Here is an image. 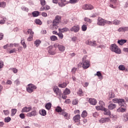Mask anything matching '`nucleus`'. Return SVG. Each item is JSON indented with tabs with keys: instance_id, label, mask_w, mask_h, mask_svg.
<instances>
[{
	"instance_id": "f257e3e1",
	"label": "nucleus",
	"mask_w": 128,
	"mask_h": 128,
	"mask_svg": "<svg viewBox=\"0 0 128 128\" xmlns=\"http://www.w3.org/2000/svg\"><path fill=\"white\" fill-rule=\"evenodd\" d=\"M60 20H62V16H56L55 18L53 20L52 24L50 25V28L53 30H56L58 28V24L60 22Z\"/></svg>"
},
{
	"instance_id": "f03ea898",
	"label": "nucleus",
	"mask_w": 128,
	"mask_h": 128,
	"mask_svg": "<svg viewBox=\"0 0 128 128\" xmlns=\"http://www.w3.org/2000/svg\"><path fill=\"white\" fill-rule=\"evenodd\" d=\"M86 58H88V56L85 55L82 59V68L84 70H86V68H88L90 66V62L86 60Z\"/></svg>"
},
{
	"instance_id": "7ed1b4c3",
	"label": "nucleus",
	"mask_w": 128,
	"mask_h": 128,
	"mask_svg": "<svg viewBox=\"0 0 128 128\" xmlns=\"http://www.w3.org/2000/svg\"><path fill=\"white\" fill-rule=\"evenodd\" d=\"M110 50L111 52L117 54H122V50L118 48V46L116 44H112L110 46Z\"/></svg>"
},
{
	"instance_id": "20e7f679",
	"label": "nucleus",
	"mask_w": 128,
	"mask_h": 128,
	"mask_svg": "<svg viewBox=\"0 0 128 128\" xmlns=\"http://www.w3.org/2000/svg\"><path fill=\"white\" fill-rule=\"evenodd\" d=\"M34 90H36V86L32 84H30L28 85L26 87V92H29V94H32L34 92Z\"/></svg>"
},
{
	"instance_id": "39448f33",
	"label": "nucleus",
	"mask_w": 128,
	"mask_h": 128,
	"mask_svg": "<svg viewBox=\"0 0 128 128\" xmlns=\"http://www.w3.org/2000/svg\"><path fill=\"white\" fill-rule=\"evenodd\" d=\"M53 90L54 94H56V96H62V90H60L58 88V87L57 86H54L53 88Z\"/></svg>"
},
{
	"instance_id": "423d86ee",
	"label": "nucleus",
	"mask_w": 128,
	"mask_h": 128,
	"mask_svg": "<svg viewBox=\"0 0 128 128\" xmlns=\"http://www.w3.org/2000/svg\"><path fill=\"white\" fill-rule=\"evenodd\" d=\"M80 28V25H74L70 28V31L73 32H78Z\"/></svg>"
},
{
	"instance_id": "0eeeda50",
	"label": "nucleus",
	"mask_w": 128,
	"mask_h": 128,
	"mask_svg": "<svg viewBox=\"0 0 128 128\" xmlns=\"http://www.w3.org/2000/svg\"><path fill=\"white\" fill-rule=\"evenodd\" d=\"M82 8L83 10H94V6H92V5L90 4H85L82 6Z\"/></svg>"
},
{
	"instance_id": "6e6552de",
	"label": "nucleus",
	"mask_w": 128,
	"mask_h": 128,
	"mask_svg": "<svg viewBox=\"0 0 128 128\" xmlns=\"http://www.w3.org/2000/svg\"><path fill=\"white\" fill-rule=\"evenodd\" d=\"M48 49V52L50 54H51V56H54L56 54V49H54V46H49Z\"/></svg>"
},
{
	"instance_id": "1a4fd4ad",
	"label": "nucleus",
	"mask_w": 128,
	"mask_h": 128,
	"mask_svg": "<svg viewBox=\"0 0 128 128\" xmlns=\"http://www.w3.org/2000/svg\"><path fill=\"white\" fill-rule=\"evenodd\" d=\"M106 20L102 19V18H98V26H104L105 24Z\"/></svg>"
},
{
	"instance_id": "9d476101",
	"label": "nucleus",
	"mask_w": 128,
	"mask_h": 128,
	"mask_svg": "<svg viewBox=\"0 0 128 128\" xmlns=\"http://www.w3.org/2000/svg\"><path fill=\"white\" fill-rule=\"evenodd\" d=\"M26 116L29 118H32V116H38V112H36V110H34L28 113Z\"/></svg>"
},
{
	"instance_id": "9b49d317",
	"label": "nucleus",
	"mask_w": 128,
	"mask_h": 128,
	"mask_svg": "<svg viewBox=\"0 0 128 128\" xmlns=\"http://www.w3.org/2000/svg\"><path fill=\"white\" fill-rule=\"evenodd\" d=\"M73 120L74 122H80V115L76 114L73 118Z\"/></svg>"
},
{
	"instance_id": "f8f14e48",
	"label": "nucleus",
	"mask_w": 128,
	"mask_h": 128,
	"mask_svg": "<svg viewBox=\"0 0 128 128\" xmlns=\"http://www.w3.org/2000/svg\"><path fill=\"white\" fill-rule=\"evenodd\" d=\"M118 104L120 106L124 108V106H126V102H124V99H119V101L118 102Z\"/></svg>"
},
{
	"instance_id": "ddd939ff",
	"label": "nucleus",
	"mask_w": 128,
	"mask_h": 128,
	"mask_svg": "<svg viewBox=\"0 0 128 128\" xmlns=\"http://www.w3.org/2000/svg\"><path fill=\"white\" fill-rule=\"evenodd\" d=\"M100 124H104V122H110V119L109 118H102L99 120Z\"/></svg>"
},
{
	"instance_id": "4468645a",
	"label": "nucleus",
	"mask_w": 128,
	"mask_h": 128,
	"mask_svg": "<svg viewBox=\"0 0 128 128\" xmlns=\"http://www.w3.org/2000/svg\"><path fill=\"white\" fill-rule=\"evenodd\" d=\"M30 110H32V107L25 106L22 108L21 112H30Z\"/></svg>"
},
{
	"instance_id": "2eb2a0df",
	"label": "nucleus",
	"mask_w": 128,
	"mask_h": 128,
	"mask_svg": "<svg viewBox=\"0 0 128 128\" xmlns=\"http://www.w3.org/2000/svg\"><path fill=\"white\" fill-rule=\"evenodd\" d=\"M62 116H63L66 120H70V114L66 112L65 111L62 112Z\"/></svg>"
},
{
	"instance_id": "dca6fc26",
	"label": "nucleus",
	"mask_w": 128,
	"mask_h": 128,
	"mask_svg": "<svg viewBox=\"0 0 128 128\" xmlns=\"http://www.w3.org/2000/svg\"><path fill=\"white\" fill-rule=\"evenodd\" d=\"M108 108L110 110H114L116 108V104L112 103L108 105Z\"/></svg>"
},
{
	"instance_id": "f3484780",
	"label": "nucleus",
	"mask_w": 128,
	"mask_h": 128,
	"mask_svg": "<svg viewBox=\"0 0 128 128\" xmlns=\"http://www.w3.org/2000/svg\"><path fill=\"white\" fill-rule=\"evenodd\" d=\"M88 102L90 104H92V106H96L98 102L96 99L92 98H89Z\"/></svg>"
},
{
	"instance_id": "a211bd4d",
	"label": "nucleus",
	"mask_w": 128,
	"mask_h": 128,
	"mask_svg": "<svg viewBox=\"0 0 128 128\" xmlns=\"http://www.w3.org/2000/svg\"><path fill=\"white\" fill-rule=\"evenodd\" d=\"M117 112H126V106L119 108L117 109Z\"/></svg>"
},
{
	"instance_id": "6ab92c4d",
	"label": "nucleus",
	"mask_w": 128,
	"mask_h": 128,
	"mask_svg": "<svg viewBox=\"0 0 128 128\" xmlns=\"http://www.w3.org/2000/svg\"><path fill=\"white\" fill-rule=\"evenodd\" d=\"M1 18L2 20H0V24H6V22L8 20V18L4 16H2Z\"/></svg>"
},
{
	"instance_id": "aec40b11",
	"label": "nucleus",
	"mask_w": 128,
	"mask_h": 128,
	"mask_svg": "<svg viewBox=\"0 0 128 128\" xmlns=\"http://www.w3.org/2000/svg\"><path fill=\"white\" fill-rule=\"evenodd\" d=\"M118 32H128V26L127 27H120L118 30Z\"/></svg>"
},
{
	"instance_id": "412c9836",
	"label": "nucleus",
	"mask_w": 128,
	"mask_h": 128,
	"mask_svg": "<svg viewBox=\"0 0 128 128\" xmlns=\"http://www.w3.org/2000/svg\"><path fill=\"white\" fill-rule=\"evenodd\" d=\"M104 112V114L106 116H110L112 114L110 109H108L106 108H104V110H103Z\"/></svg>"
},
{
	"instance_id": "4be33fe9",
	"label": "nucleus",
	"mask_w": 128,
	"mask_h": 128,
	"mask_svg": "<svg viewBox=\"0 0 128 128\" xmlns=\"http://www.w3.org/2000/svg\"><path fill=\"white\" fill-rule=\"evenodd\" d=\"M70 30L68 28H58V31L60 32H68Z\"/></svg>"
},
{
	"instance_id": "5701e85b",
	"label": "nucleus",
	"mask_w": 128,
	"mask_h": 128,
	"mask_svg": "<svg viewBox=\"0 0 128 128\" xmlns=\"http://www.w3.org/2000/svg\"><path fill=\"white\" fill-rule=\"evenodd\" d=\"M56 110L57 112H60V114H62V112L64 111V110L62 109V108L60 106H57L56 108Z\"/></svg>"
},
{
	"instance_id": "b1692460",
	"label": "nucleus",
	"mask_w": 128,
	"mask_h": 128,
	"mask_svg": "<svg viewBox=\"0 0 128 128\" xmlns=\"http://www.w3.org/2000/svg\"><path fill=\"white\" fill-rule=\"evenodd\" d=\"M126 40H118V44H120V46H124V44H126Z\"/></svg>"
},
{
	"instance_id": "393cba45",
	"label": "nucleus",
	"mask_w": 128,
	"mask_h": 128,
	"mask_svg": "<svg viewBox=\"0 0 128 128\" xmlns=\"http://www.w3.org/2000/svg\"><path fill=\"white\" fill-rule=\"evenodd\" d=\"M41 43H42V41H40V40H36L34 42V44H35L36 48H38V46H40V44Z\"/></svg>"
},
{
	"instance_id": "a878e982",
	"label": "nucleus",
	"mask_w": 128,
	"mask_h": 128,
	"mask_svg": "<svg viewBox=\"0 0 128 128\" xmlns=\"http://www.w3.org/2000/svg\"><path fill=\"white\" fill-rule=\"evenodd\" d=\"M32 15L34 18H36L40 16V12L38 11H34L32 12Z\"/></svg>"
},
{
	"instance_id": "bb28decb",
	"label": "nucleus",
	"mask_w": 128,
	"mask_h": 128,
	"mask_svg": "<svg viewBox=\"0 0 128 128\" xmlns=\"http://www.w3.org/2000/svg\"><path fill=\"white\" fill-rule=\"evenodd\" d=\"M112 24L116 26H118V24H120V20L116 19L113 21Z\"/></svg>"
},
{
	"instance_id": "cd10ccee",
	"label": "nucleus",
	"mask_w": 128,
	"mask_h": 128,
	"mask_svg": "<svg viewBox=\"0 0 128 128\" xmlns=\"http://www.w3.org/2000/svg\"><path fill=\"white\" fill-rule=\"evenodd\" d=\"M46 108L48 110H50V108H52V103L50 102H48L46 104L45 106Z\"/></svg>"
},
{
	"instance_id": "c85d7f7f",
	"label": "nucleus",
	"mask_w": 128,
	"mask_h": 128,
	"mask_svg": "<svg viewBox=\"0 0 128 128\" xmlns=\"http://www.w3.org/2000/svg\"><path fill=\"white\" fill-rule=\"evenodd\" d=\"M96 110H104L105 108H104V106H102L100 105V106H96Z\"/></svg>"
},
{
	"instance_id": "c756f323",
	"label": "nucleus",
	"mask_w": 128,
	"mask_h": 128,
	"mask_svg": "<svg viewBox=\"0 0 128 128\" xmlns=\"http://www.w3.org/2000/svg\"><path fill=\"white\" fill-rule=\"evenodd\" d=\"M90 46H96L98 44H96V41H90Z\"/></svg>"
},
{
	"instance_id": "7c9ffc66",
	"label": "nucleus",
	"mask_w": 128,
	"mask_h": 128,
	"mask_svg": "<svg viewBox=\"0 0 128 128\" xmlns=\"http://www.w3.org/2000/svg\"><path fill=\"white\" fill-rule=\"evenodd\" d=\"M58 50H60V52H64V50H66V48L64 46L62 45H60L58 46Z\"/></svg>"
},
{
	"instance_id": "2f4dec72",
	"label": "nucleus",
	"mask_w": 128,
	"mask_h": 128,
	"mask_svg": "<svg viewBox=\"0 0 128 128\" xmlns=\"http://www.w3.org/2000/svg\"><path fill=\"white\" fill-rule=\"evenodd\" d=\"M40 114L41 116H46V111L44 110H42L41 111H40Z\"/></svg>"
},
{
	"instance_id": "473e14b6",
	"label": "nucleus",
	"mask_w": 128,
	"mask_h": 128,
	"mask_svg": "<svg viewBox=\"0 0 128 128\" xmlns=\"http://www.w3.org/2000/svg\"><path fill=\"white\" fill-rule=\"evenodd\" d=\"M81 116L82 118H86V116H88V112H86V110H84L82 112Z\"/></svg>"
},
{
	"instance_id": "72a5a7b5",
	"label": "nucleus",
	"mask_w": 128,
	"mask_h": 128,
	"mask_svg": "<svg viewBox=\"0 0 128 128\" xmlns=\"http://www.w3.org/2000/svg\"><path fill=\"white\" fill-rule=\"evenodd\" d=\"M64 94H70V90L68 88H66L64 92Z\"/></svg>"
},
{
	"instance_id": "f704fd0d",
	"label": "nucleus",
	"mask_w": 128,
	"mask_h": 128,
	"mask_svg": "<svg viewBox=\"0 0 128 128\" xmlns=\"http://www.w3.org/2000/svg\"><path fill=\"white\" fill-rule=\"evenodd\" d=\"M6 6V4L4 2H0V8H4Z\"/></svg>"
},
{
	"instance_id": "c9c22d12",
	"label": "nucleus",
	"mask_w": 128,
	"mask_h": 128,
	"mask_svg": "<svg viewBox=\"0 0 128 128\" xmlns=\"http://www.w3.org/2000/svg\"><path fill=\"white\" fill-rule=\"evenodd\" d=\"M50 40L52 42H56V40H58V37L56 36H52L50 37Z\"/></svg>"
},
{
	"instance_id": "e433bc0d",
	"label": "nucleus",
	"mask_w": 128,
	"mask_h": 128,
	"mask_svg": "<svg viewBox=\"0 0 128 128\" xmlns=\"http://www.w3.org/2000/svg\"><path fill=\"white\" fill-rule=\"evenodd\" d=\"M21 44L23 46L24 48H26V42H24L23 38L21 39Z\"/></svg>"
},
{
	"instance_id": "4c0bfd02",
	"label": "nucleus",
	"mask_w": 128,
	"mask_h": 128,
	"mask_svg": "<svg viewBox=\"0 0 128 128\" xmlns=\"http://www.w3.org/2000/svg\"><path fill=\"white\" fill-rule=\"evenodd\" d=\"M96 76H98L100 80H102V73L100 72V71L96 72Z\"/></svg>"
},
{
	"instance_id": "58836bf2",
	"label": "nucleus",
	"mask_w": 128,
	"mask_h": 128,
	"mask_svg": "<svg viewBox=\"0 0 128 128\" xmlns=\"http://www.w3.org/2000/svg\"><path fill=\"white\" fill-rule=\"evenodd\" d=\"M16 112H18V110L16 108H13L12 110V116H14V114H16Z\"/></svg>"
},
{
	"instance_id": "ea45409f",
	"label": "nucleus",
	"mask_w": 128,
	"mask_h": 128,
	"mask_svg": "<svg viewBox=\"0 0 128 128\" xmlns=\"http://www.w3.org/2000/svg\"><path fill=\"white\" fill-rule=\"evenodd\" d=\"M66 86H67L66 83L64 82L62 84H60L58 85V87L62 88H66Z\"/></svg>"
},
{
	"instance_id": "a19ab883",
	"label": "nucleus",
	"mask_w": 128,
	"mask_h": 128,
	"mask_svg": "<svg viewBox=\"0 0 128 128\" xmlns=\"http://www.w3.org/2000/svg\"><path fill=\"white\" fill-rule=\"evenodd\" d=\"M78 94L80 96H84V92H82V89H79L78 92Z\"/></svg>"
},
{
	"instance_id": "79ce46f5",
	"label": "nucleus",
	"mask_w": 128,
	"mask_h": 128,
	"mask_svg": "<svg viewBox=\"0 0 128 128\" xmlns=\"http://www.w3.org/2000/svg\"><path fill=\"white\" fill-rule=\"evenodd\" d=\"M10 120H12L10 117H6L4 118V122H10Z\"/></svg>"
},
{
	"instance_id": "37998d69",
	"label": "nucleus",
	"mask_w": 128,
	"mask_h": 128,
	"mask_svg": "<svg viewBox=\"0 0 128 128\" xmlns=\"http://www.w3.org/2000/svg\"><path fill=\"white\" fill-rule=\"evenodd\" d=\"M82 32H86V30H88V26H86V25L83 24L82 26Z\"/></svg>"
},
{
	"instance_id": "c03bdc74",
	"label": "nucleus",
	"mask_w": 128,
	"mask_h": 128,
	"mask_svg": "<svg viewBox=\"0 0 128 128\" xmlns=\"http://www.w3.org/2000/svg\"><path fill=\"white\" fill-rule=\"evenodd\" d=\"M78 2V0H70L69 2H68V4H76Z\"/></svg>"
},
{
	"instance_id": "a18cd8bd",
	"label": "nucleus",
	"mask_w": 128,
	"mask_h": 128,
	"mask_svg": "<svg viewBox=\"0 0 128 128\" xmlns=\"http://www.w3.org/2000/svg\"><path fill=\"white\" fill-rule=\"evenodd\" d=\"M118 68L120 70H126V67H124V65H120L118 66Z\"/></svg>"
},
{
	"instance_id": "49530a36",
	"label": "nucleus",
	"mask_w": 128,
	"mask_h": 128,
	"mask_svg": "<svg viewBox=\"0 0 128 128\" xmlns=\"http://www.w3.org/2000/svg\"><path fill=\"white\" fill-rule=\"evenodd\" d=\"M40 2L42 6H44L46 4V0H40Z\"/></svg>"
},
{
	"instance_id": "de8ad7c7",
	"label": "nucleus",
	"mask_w": 128,
	"mask_h": 128,
	"mask_svg": "<svg viewBox=\"0 0 128 128\" xmlns=\"http://www.w3.org/2000/svg\"><path fill=\"white\" fill-rule=\"evenodd\" d=\"M44 10H50V6L48 5H45L44 6Z\"/></svg>"
},
{
	"instance_id": "09e8293b",
	"label": "nucleus",
	"mask_w": 128,
	"mask_h": 128,
	"mask_svg": "<svg viewBox=\"0 0 128 128\" xmlns=\"http://www.w3.org/2000/svg\"><path fill=\"white\" fill-rule=\"evenodd\" d=\"M57 34L60 38L61 40H62V38H64V34L62 32H58V34Z\"/></svg>"
},
{
	"instance_id": "8fccbe9b",
	"label": "nucleus",
	"mask_w": 128,
	"mask_h": 128,
	"mask_svg": "<svg viewBox=\"0 0 128 128\" xmlns=\"http://www.w3.org/2000/svg\"><path fill=\"white\" fill-rule=\"evenodd\" d=\"M16 51H17L16 48H14L10 50L9 54H14V53L16 54Z\"/></svg>"
},
{
	"instance_id": "3c124183",
	"label": "nucleus",
	"mask_w": 128,
	"mask_h": 128,
	"mask_svg": "<svg viewBox=\"0 0 128 128\" xmlns=\"http://www.w3.org/2000/svg\"><path fill=\"white\" fill-rule=\"evenodd\" d=\"M112 102L114 104H118V101L120 100V98H114L112 99Z\"/></svg>"
},
{
	"instance_id": "603ef678",
	"label": "nucleus",
	"mask_w": 128,
	"mask_h": 128,
	"mask_svg": "<svg viewBox=\"0 0 128 128\" xmlns=\"http://www.w3.org/2000/svg\"><path fill=\"white\" fill-rule=\"evenodd\" d=\"M124 122H128V113L124 114Z\"/></svg>"
},
{
	"instance_id": "864d4df0",
	"label": "nucleus",
	"mask_w": 128,
	"mask_h": 128,
	"mask_svg": "<svg viewBox=\"0 0 128 128\" xmlns=\"http://www.w3.org/2000/svg\"><path fill=\"white\" fill-rule=\"evenodd\" d=\"M35 22L36 24H42V21L40 19H36L35 20Z\"/></svg>"
},
{
	"instance_id": "5fc2aeb1",
	"label": "nucleus",
	"mask_w": 128,
	"mask_h": 128,
	"mask_svg": "<svg viewBox=\"0 0 128 128\" xmlns=\"http://www.w3.org/2000/svg\"><path fill=\"white\" fill-rule=\"evenodd\" d=\"M84 20L86 22H89V24H91V22H92V20H90V18H84Z\"/></svg>"
},
{
	"instance_id": "6e6d98bb",
	"label": "nucleus",
	"mask_w": 128,
	"mask_h": 128,
	"mask_svg": "<svg viewBox=\"0 0 128 128\" xmlns=\"http://www.w3.org/2000/svg\"><path fill=\"white\" fill-rule=\"evenodd\" d=\"M28 33L30 34V36H34V32H32V29H28Z\"/></svg>"
},
{
	"instance_id": "4d7b16f0",
	"label": "nucleus",
	"mask_w": 128,
	"mask_h": 128,
	"mask_svg": "<svg viewBox=\"0 0 128 128\" xmlns=\"http://www.w3.org/2000/svg\"><path fill=\"white\" fill-rule=\"evenodd\" d=\"M78 102V100L76 99H74V100H73L72 104L74 106H76V105Z\"/></svg>"
},
{
	"instance_id": "13d9d810",
	"label": "nucleus",
	"mask_w": 128,
	"mask_h": 128,
	"mask_svg": "<svg viewBox=\"0 0 128 128\" xmlns=\"http://www.w3.org/2000/svg\"><path fill=\"white\" fill-rule=\"evenodd\" d=\"M58 4L59 6H60V8H64V6L66 4L62 2H58Z\"/></svg>"
},
{
	"instance_id": "bf43d9fd",
	"label": "nucleus",
	"mask_w": 128,
	"mask_h": 128,
	"mask_svg": "<svg viewBox=\"0 0 128 128\" xmlns=\"http://www.w3.org/2000/svg\"><path fill=\"white\" fill-rule=\"evenodd\" d=\"M32 38H34V35H30V36L27 38L28 42H32Z\"/></svg>"
},
{
	"instance_id": "052dcab7",
	"label": "nucleus",
	"mask_w": 128,
	"mask_h": 128,
	"mask_svg": "<svg viewBox=\"0 0 128 128\" xmlns=\"http://www.w3.org/2000/svg\"><path fill=\"white\" fill-rule=\"evenodd\" d=\"M3 112L5 116H8V114H10V110H4Z\"/></svg>"
},
{
	"instance_id": "680f3d73",
	"label": "nucleus",
	"mask_w": 128,
	"mask_h": 128,
	"mask_svg": "<svg viewBox=\"0 0 128 128\" xmlns=\"http://www.w3.org/2000/svg\"><path fill=\"white\" fill-rule=\"evenodd\" d=\"M21 8L22 10H24V12H28V8L24 6H22Z\"/></svg>"
},
{
	"instance_id": "e2e57ef3",
	"label": "nucleus",
	"mask_w": 128,
	"mask_h": 128,
	"mask_svg": "<svg viewBox=\"0 0 128 128\" xmlns=\"http://www.w3.org/2000/svg\"><path fill=\"white\" fill-rule=\"evenodd\" d=\"M14 82L16 84V86H20V82L18 79L16 80Z\"/></svg>"
},
{
	"instance_id": "0e129e2a",
	"label": "nucleus",
	"mask_w": 128,
	"mask_h": 128,
	"mask_svg": "<svg viewBox=\"0 0 128 128\" xmlns=\"http://www.w3.org/2000/svg\"><path fill=\"white\" fill-rule=\"evenodd\" d=\"M110 2L112 4H116L118 3V0H110Z\"/></svg>"
},
{
	"instance_id": "69168bd1",
	"label": "nucleus",
	"mask_w": 128,
	"mask_h": 128,
	"mask_svg": "<svg viewBox=\"0 0 128 128\" xmlns=\"http://www.w3.org/2000/svg\"><path fill=\"white\" fill-rule=\"evenodd\" d=\"M20 118H22V120H24V118L25 116H24V113H21L20 115H19Z\"/></svg>"
},
{
	"instance_id": "338daca9",
	"label": "nucleus",
	"mask_w": 128,
	"mask_h": 128,
	"mask_svg": "<svg viewBox=\"0 0 128 128\" xmlns=\"http://www.w3.org/2000/svg\"><path fill=\"white\" fill-rule=\"evenodd\" d=\"M105 24H112V22L105 20Z\"/></svg>"
},
{
	"instance_id": "774afa93",
	"label": "nucleus",
	"mask_w": 128,
	"mask_h": 128,
	"mask_svg": "<svg viewBox=\"0 0 128 128\" xmlns=\"http://www.w3.org/2000/svg\"><path fill=\"white\" fill-rule=\"evenodd\" d=\"M11 70H12L13 72H14V74H16V72H18V69L16 68H11Z\"/></svg>"
}]
</instances>
